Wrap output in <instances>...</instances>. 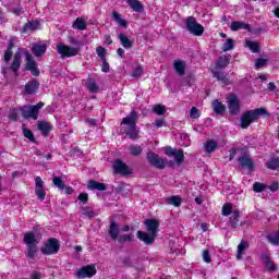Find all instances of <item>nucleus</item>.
<instances>
[{"label": "nucleus", "instance_id": "5", "mask_svg": "<svg viewBox=\"0 0 279 279\" xmlns=\"http://www.w3.org/2000/svg\"><path fill=\"white\" fill-rule=\"evenodd\" d=\"M45 108V102L39 101L37 105H27L20 108L23 119H32L33 121H38V116L40 110Z\"/></svg>", "mask_w": 279, "mask_h": 279}, {"label": "nucleus", "instance_id": "2", "mask_svg": "<svg viewBox=\"0 0 279 279\" xmlns=\"http://www.w3.org/2000/svg\"><path fill=\"white\" fill-rule=\"evenodd\" d=\"M144 226H146L147 232L137 231V239L143 241L145 245H151L154 241H156V236H158V228H160V222L156 219H146L144 221Z\"/></svg>", "mask_w": 279, "mask_h": 279}, {"label": "nucleus", "instance_id": "19", "mask_svg": "<svg viewBox=\"0 0 279 279\" xmlns=\"http://www.w3.org/2000/svg\"><path fill=\"white\" fill-rule=\"evenodd\" d=\"M40 27L38 20L28 21L22 28L21 34H28V32H36Z\"/></svg>", "mask_w": 279, "mask_h": 279}, {"label": "nucleus", "instance_id": "25", "mask_svg": "<svg viewBox=\"0 0 279 279\" xmlns=\"http://www.w3.org/2000/svg\"><path fill=\"white\" fill-rule=\"evenodd\" d=\"M24 243L25 245H37L40 241L36 239V234H34V232H26L24 234Z\"/></svg>", "mask_w": 279, "mask_h": 279}, {"label": "nucleus", "instance_id": "49", "mask_svg": "<svg viewBox=\"0 0 279 279\" xmlns=\"http://www.w3.org/2000/svg\"><path fill=\"white\" fill-rule=\"evenodd\" d=\"M265 189H267V185H265V183L255 182L253 184L254 193H263V191H265Z\"/></svg>", "mask_w": 279, "mask_h": 279}, {"label": "nucleus", "instance_id": "39", "mask_svg": "<svg viewBox=\"0 0 279 279\" xmlns=\"http://www.w3.org/2000/svg\"><path fill=\"white\" fill-rule=\"evenodd\" d=\"M52 184L59 189V191H64L65 184L61 177H53L52 178Z\"/></svg>", "mask_w": 279, "mask_h": 279}, {"label": "nucleus", "instance_id": "26", "mask_svg": "<svg viewBox=\"0 0 279 279\" xmlns=\"http://www.w3.org/2000/svg\"><path fill=\"white\" fill-rule=\"evenodd\" d=\"M38 130L41 132L43 136H49L52 128L51 124L47 121L38 122Z\"/></svg>", "mask_w": 279, "mask_h": 279}, {"label": "nucleus", "instance_id": "32", "mask_svg": "<svg viewBox=\"0 0 279 279\" xmlns=\"http://www.w3.org/2000/svg\"><path fill=\"white\" fill-rule=\"evenodd\" d=\"M73 29H78L80 32H84L86 29V21L83 17H77L72 24Z\"/></svg>", "mask_w": 279, "mask_h": 279}, {"label": "nucleus", "instance_id": "13", "mask_svg": "<svg viewBox=\"0 0 279 279\" xmlns=\"http://www.w3.org/2000/svg\"><path fill=\"white\" fill-rule=\"evenodd\" d=\"M45 182L40 177H36L35 179V194L37 195L40 202H45V197H47V192H45Z\"/></svg>", "mask_w": 279, "mask_h": 279}, {"label": "nucleus", "instance_id": "10", "mask_svg": "<svg viewBox=\"0 0 279 279\" xmlns=\"http://www.w3.org/2000/svg\"><path fill=\"white\" fill-rule=\"evenodd\" d=\"M166 156H172L174 158V162L180 167L182 162H184V150L172 148L171 146L166 147L165 151Z\"/></svg>", "mask_w": 279, "mask_h": 279}, {"label": "nucleus", "instance_id": "48", "mask_svg": "<svg viewBox=\"0 0 279 279\" xmlns=\"http://www.w3.org/2000/svg\"><path fill=\"white\" fill-rule=\"evenodd\" d=\"M19 112H21V109H16V108L10 109L9 119L11 121H19Z\"/></svg>", "mask_w": 279, "mask_h": 279}, {"label": "nucleus", "instance_id": "58", "mask_svg": "<svg viewBox=\"0 0 279 279\" xmlns=\"http://www.w3.org/2000/svg\"><path fill=\"white\" fill-rule=\"evenodd\" d=\"M203 260H205V263H213V259L210 258V252L208 250L203 252Z\"/></svg>", "mask_w": 279, "mask_h": 279}, {"label": "nucleus", "instance_id": "17", "mask_svg": "<svg viewBox=\"0 0 279 279\" xmlns=\"http://www.w3.org/2000/svg\"><path fill=\"white\" fill-rule=\"evenodd\" d=\"M262 263L266 267L267 271H278V266L274 263V259L267 254L262 255Z\"/></svg>", "mask_w": 279, "mask_h": 279}, {"label": "nucleus", "instance_id": "22", "mask_svg": "<svg viewBox=\"0 0 279 279\" xmlns=\"http://www.w3.org/2000/svg\"><path fill=\"white\" fill-rule=\"evenodd\" d=\"M40 87V83L37 80H32L25 85L26 95H34Z\"/></svg>", "mask_w": 279, "mask_h": 279}, {"label": "nucleus", "instance_id": "62", "mask_svg": "<svg viewBox=\"0 0 279 279\" xmlns=\"http://www.w3.org/2000/svg\"><path fill=\"white\" fill-rule=\"evenodd\" d=\"M12 12L15 14V16H21V14H23L25 11H23V8L16 7L12 9Z\"/></svg>", "mask_w": 279, "mask_h": 279}, {"label": "nucleus", "instance_id": "18", "mask_svg": "<svg viewBox=\"0 0 279 279\" xmlns=\"http://www.w3.org/2000/svg\"><path fill=\"white\" fill-rule=\"evenodd\" d=\"M108 234L112 241H117L119 239V234H121V228H119L117 221L112 220L110 222Z\"/></svg>", "mask_w": 279, "mask_h": 279}, {"label": "nucleus", "instance_id": "44", "mask_svg": "<svg viewBox=\"0 0 279 279\" xmlns=\"http://www.w3.org/2000/svg\"><path fill=\"white\" fill-rule=\"evenodd\" d=\"M234 49V39L229 38L222 46V51H232Z\"/></svg>", "mask_w": 279, "mask_h": 279}, {"label": "nucleus", "instance_id": "31", "mask_svg": "<svg viewBox=\"0 0 279 279\" xmlns=\"http://www.w3.org/2000/svg\"><path fill=\"white\" fill-rule=\"evenodd\" d=\"M36 254H38V246L37 245H27L25 255L27 258L34 260L36 258Z\"/></svg>", "mask_w": 279, "mask_h": 279}, {"label": "nucleus", "instance_id": "59", "mask_svg": "<svg viewBox=\"0 0 279 279\" xmlns=\"http://www.w3.org/2000/svg\"><path fill=\"white\" fill-rule=\"evenodd\" d=\"M101 71H102V73H109L110 72V64H108V61L106 59H102Z\"/></svg>", "mask_w": 279, "mask_h": 279}, {"label": "nucleus", "instance_id": "27", "mask_svg": "<svg viewBox=\"0 0 279 279\" xmlns=\"http://www.w3.org/2000/svg\"><path fill=\"white\" fill-rule=\"evenodd\" d=\"M240 217H241V213H239V210H233L232 211V214H231V216H230V226H231V228H233V229H236V228H239V219H240Z\"/></svg>", "mask_w": 279, "mask_h": 279}, {"label": "nucleus", "instance_id": "21", "mask_svg": "<svg viewBox=\"0 0 279 279\" xmlns=\"http://www.w3.org/2000/svg\"><path fill=\"white\" fill-rule=\"evenodd\" d=\"M87 189L89 191H108V185L105 183H99L95 180H90L87 183Z\"/></svg>", "mask_w": 279, "mask_h": 279}, {"label": "nucleus", "instance_id": "61", "mask_svg": "<svg viewBox=\"0 0 279 279\" xmlns=\"http://www.w3.org/2000/svg\"><path fill=\"white\" fill-rule=\"evenodd\" d=\"M78 199H80V202H83L84 204H87L88 203V194L87 193H81L78 195Z\"/></svg>", "mask_w": 279, "mask_h": 279}, {"label": "nucleus", "instance_id": "14", "mask_svg": "<svg viewBox=\"0 0 279 279\" xmlns=\"http://www.w3.org/2000/svg\"><path fill=\"white\" fill-rule=\"evenodd\" d=\"M97 274V268L95 265H87L80 268L76 272L77 278H93Z\"/></svg>", "mask_w": 279, "mask_h": 279}, {"label": "nucleus", "instance_id": "60", "mask_svg": "<svg viewBox=\"0 0 279 279\" xmlns=\"http://www.w3.org/2000/svg\"><path fill=\"white\" fill-rule=\"evenodd\" d=\"M141 75H143V66H137L133 73H132V77H141Z\"/></svg>", "mask_w": 279, "mask_h": 279}, {"label": "nucleus", "instance_id": "53", "mask_svg": "<svg viewBox=\"0 0 279 279\" xmlns=\"http://www.w3.org/2000/svg\"><path fill=\"white\" fill-rule=\"evenodd\" d=\"M13 51L12 50H5L4 51V56H3V62L4 64H10V60H12V56H13Z\"/></svg>", "mask_w": 279, "mask_h": 279}, {"label": "nucleus", "instance_id": "51", "mask_svg": "<svg viewBox=\"0 0 279 279\" xmlns=\"http://www.w3.org/2000/svg\"><path fill=\"white\" fill-rule=\"evenodd\" d=\"M87 88L89 89V93H99V86H97V83L94 81L87 83Z\"/></svg>", "mask_w": 279, "mask_h": 279}, {"label": "nucleus", "instance_id": "42", "mask_svg": "<svg viewBox=\"0 0 279 279\" xmlns=\"http://www.w3.org/2000/svg\"><path fill=\"white\" fill-rule=\"evenodd\" d=\"M267 241L271 243V245H279V233H270L266 236Z\"/></svg>", "mask_w": 279, "mask_h": 279}, {"label": "nucleus", "instance_id": "24", "mask_svg": "<svg viewBox=\"0 0 279 279\" xmlns=\"http://www.w3.org/2000/svg\"><path fill=\"white\" fill-rule=\"evenodd\" d=\"M173 66L178 75L182 76L186 73V62L181 60H175L173 63Z\"/></svg>", "mask_w": 279, "mask_h": 279}, {"label": "nucleus", "instance_id": "50", "mask_svg": "<svg viewBox=\"0 0 279 279\" xmlns=\"http://www.w3.org/2000/svg\"><path fill=\"white\" fill-rule=\"evenodd\" d=\"M153 112L158 116L165 114L167 112V109L162 105H155L153 108Z\"/></svg>", "mask_w": 279, "mask_h": 279}, {"label": "nucleus", "instance_id": "64", "mask_svg": "<svg viewBox=\"0 0 279 279\" xmlns=\"http://www.w3.org/2000/svg\"><path fill=\"white\" fill-rule=\"evenodd\" d=\"M157 128H162L165 125V119H159L155 121Z\"/></svg>", "mask_w": 279, "mask_h": 279}, {"label": "nucleus", "instance_id": "11", "mask_svg": "<svg viewBox=\"0 0 279 279\" xmlns=\"http://www.w3.org/2000/svg\"><path fill=\"white\" fill-rule=\"evenodd\" d=\"M113 171L114 173H119L120 175H132L133 173L130 166L123 162L121 159H117L113 162Z\"/></svg>", "mask_w": 279, "mask_h": 279}, {"label": "nucleus", "instance_id": "35", "mask_svg": "<svg viewBox=\"0 0 279 279\" xmlns=\"http://www.w3.org/2000/svg\"><path fill=\"white\" fill-rule=\"evenodd\" d=\"M117 241L118 243H121V245H123L124 243H132L134 241V234L130 233L118 235Z\"/></svg>", "mask_w": 279, "mask_h": 279}, {"label": "nucleus", "instance_id": "34", "mask_svg": "<svg viewBox=\"0 0 279 279\" xmlns=\"http://www.w3.org/2000/svg\"><path fill=\"white\" fill-rule=\"evenodd\" d=\"M118 38L124 49H132V40H130V38H128L125 34H119Z\"/></svg>", "mask_w": 279, "mask_h": 279}, {"label": "nucleus", "instance_id": "37", "mask_svg": "<svg viewBox=\"0 0 279 279\" xmlns=\"http://www.w3.org/2000/svg\"><path fill=\"white\" fill-rule=\"evenodd\" d=\"M166 203L178 208L182 206V198L180 196H171L166 199Z\"/></svg>", "mask_w": 279, "mask_h": 279}, {"label": "nucleus", "instance_id": "16", "mask_svg": "<svg viewBox=\"0 0 279 279\" xmlns=\"http://www.w3.org/2000/svg\"><path fill=\"white\" fill-rule=\"evenodd\" d=\"M31 50L33 56H35L36 58H40L41 56H45V53H47V44L35 43L32 45Z\"/></svg>", "mask_w": 279, "mask_h": 279}, {"label": "nucleus", "instance_id": "47", "mask_svg": "<svg viewBox=\"0 0 279 279\" xmlns=\"http://www.w3.org/2000/svg\"><path fill=\"white\" fill-rule=\"evenodd\" d=\"M23 134L25 138H27L31 143H36V137L34 136V133L29 129H23Z\"/></svg>", "mask_w": 279, "mask_h": 279}, {"label": "nucleus", "instance_id": "1", "mask_svg": "<svg viewBox=\"0 0 279 279\" xmlns=\"http://www.w3.org/2000/svg\"><path fill=\"white\" fill-rule=\"evenodd\" d=\"M23 56H25V60H26V64H25L26 71H29L32 75H34V77H38V75H40V70H38L36 60L32 58V54L29 53V51L23 48H19L14 53L12 63L9 66L10 71H12V73H14L15 75H19V70L21 69V62L23 60Z\"/></svg>", "mask_w": 279, "mask_h": 279}, {"label": "nucleus", "instance_id": "63", "mask_svg": "<svg viewBox=\"0 0 279 279\" xmlns=\"http://www.w3.org/2000/svg\"><path fill=\"white\" fill-rule=\"evenodd\" d=\"M122 263L125 267H132V259L130 257H124Z\"/></svg>", "mask_w": 279, "mask_h": 279}, {"label": "nucleus", "instance_id": "38", "mask_svg": "<svg viewBox=\"0 0 279 279\" xmlns=\"http://www.w3.org/2000/svg\"><path fill=\"white\" fill-rule=\"evenodd\" d=\"M267 168L271 169L272 171H276V169L279 168V159L278 157H272L267 161Z\"/></svg>", "mask_w": 279, "mask_h": 279}, {"label": "nucleus", "instance_id": "9", "mask_svg": "<svg viewBox=\"0 0 279 279\" xmlns=\"http://www.w3.org/2000/svg\"><path fill=\"white\" fill-rule=\"evenodd\" d=\"M147 160L149 165L156 169H165L167 167V161H165V159L154 151H149L147 154Z\"/></svg>", "mask_w": 279, "mask_h": 279}, {"label": "nucleus", "instance_id": "7", "mask_svg": "<svg viewBox=\"0 0 279 279\" xmlns=\"http://www.w3.org/2000/svg\"><path fill=\"white\" fill-rule=\"evenodd\" d=\"M185 27L189 33L193 36H203L204 35V27L202 24L197 23V20L193 16H189L185 22Z\"/></svg>", "mask_w": 279, "mask_h": 279}, {"label": "nucleus", "instance_id": "52", "mask_svg": "<svg viewBox=\"0 0 279 279\" xmlns=\"http://www.w3.org/2000/svg\"><path fill=\"white\" fill-rule=\"evenodd\" d=\"M232 213H234V210H232V206H230L229 204H225L222 207L223 217H229V215H232Z\"/></svg>", "mask_w": 279, "mask_h": 279}, {"label": "nucleus", "instance_id": "57", "mask_svg": "<svg viewBox=\"0 0 279 279\" xmlns=\"http://www.w3.org/2000/svg\"><path fill=\"white\" fill-rule=\"evenodd\" d=\"M267 65V60L266 59H257L255 62V66L257 69H263V66Z\"/></svg>", "mask_w": 279, "mask_h": 279}, {"label": "nucleus", "instance_id": "3", "mask_svg": "<svg viewBox=\"0 0 279 279\" xmlns=\"http://www.w3.org/2000/svg\"><path fill=\"white\" fill-rule=\"evenodd\" d=\"M264 114H267V109L265 108L248 110L241 116L240 126L242 128V130H247L251 123H254V121H258V119H260V117H263Z\"/></svg>", "mask_w": 279, "mask_h": 279}, {"label": "nucleus", "instance_id": "12", "mask_svg": "<svg viewBox=\"0 0 279 279\" xmlns=\"http://www.w3.org/2000/svg\"><path fill=\"white\" fill-rule=\"evenodd\" d=\"M238 162L242 169L254 171V160L251 159L250 154L243 153L239 158Z\"/></svg>", "mask_w": 279, "mask_h": 279}, {"label": "nucleus", "instance_id": "45", "mask_svg": "<svg viewBox=\"0 0 279 279\" xmlns=\"http://www.w3.org/2000/svg\"><path fill=\"white\" fill-rule=\"evenodd\" d=\"M246 47H248V49L251 51H253V53H259L260 52V46H258V44L255 43V41H247Z\"/></svg>", "mask_w": 279, "mask_h": 279}, {"label": "nucleus", "instance_id": "55", "mask_svg": "<svg viewBox=\"0 0 279 279\" xmlns=\"http://www.w3.org/2000/svg\"><path fill=\"white\" fill-rule=\"evenodd\" d=\"M96 52L100 60H106V48L99 46L96 48Z\"/></svg>", "mask_w": 279, "mask_h": 279}, {"label": "nucleus", "instance_id": "15", "mask_svg": "<svg viewBox=\"0 0 279 279\" xmlns=\"http://www.w3.org/2000/svg\"><path fill=\"white\" fill-rule=\"evenodd\" d=\"M138 122V112L131 111L130 114L122 119L121 125H129V128H135Z\"/></svg>", "mask_w": 279, "mask_h": 279}, {"label": "nucleus", "instance_id": "54", "mask_svg": "<svg viewBox=\"0 0 279 279\" xmlns=\"http://www.w3.org/2000/svg\"><path fill=\"white\" fill-rule=\"evenodd\" d=\"M13 51L12 50H5L4 51V56H3V62L4 64H10V60H12V56H13Z\"/></svg>", "mask_w": 279, "mask_h": 279}, {"label": "nucleus", "instance_id": "46", "mask_svg": "<svg viewBox=\"0 0 279 279\" xmlns=\"http://www.w3.org/2000/svg\"><path fill=\"white\" fill-rule=\"evenodd\" d=\"M81 210L84 217H87L88 219H93V217H95V211L90 207H81Z\"/></svg>", "mask_w": 279, "mask_h": 279}, {"label": "nucleus", "instance_id": "20", "mask_svg": "<svg viewBox=\"0 0 279 279\" xmlns=\"http://www.w3.org/2000/svg\"><path fill=\"white\" fill-rule=\"evenodd\" d=\"M213 76L216 77V80L218 82H222V84H226L228 86V84H230V80L228 78V76L226 75V72L223 71H219L218 69H213L211 70Z\"/></svg>", "mask_w": 279, "mask_h": 279}, {"label": "nucleus", "instance_id": "6", "mask_svg": "<svg viewBox=\"0 0 279 279\" xmlns=\"http://www.w3.org/2000/svg\"><path fill=\"white\" fill-rule=\"evenodd\" d=\"M41 254L44 256H53L60 252V241L56 238L48 239L40 247Z\"/></svg>", "mask_w": 279, "mask_h": 279}, {"label": "nucleus", "instance_id": "43", "mask_svg": "<svg viewBox=\"0 0 279 279\" xmlns=\"http://www.w3.org/2000/svg\"><path fill=\"white\" fill-rule=\"evenodd\" d=\"M129 151L131 156H141V154H143V147L138 145H132L129 147Z\"/></svg>", "mask_w": 279, "mask_h": 279}, {"label": "nucleus", "instance_id": "8", "mask_svg": "<svg viewBox=\"0 0 279 279\" xmlns=\"http://www.w3.org/2000/svg\"><path fill=\"white\" fill-rule=\"evenodd\" d=\"M227 104L229 108V114H231L232 117H236V114L241 112V101L239 100V97H236V95H229Z\"/></svg>", "mask_w": 279, "mask_h": 279}, {"label": "nucleus", "instance_id": "28", "mask_svg": "<svg viewBox=\"0 0 279 279\" xmlns=\"http://www.w3.org/2000/svg\"><path fill=\"white\" fill-rule=\"evenodd\" d=\"M213 110L216 114H223L226 112V105H222L219 99L214 100Z\"/></svg>", "mask_w": 279, "mask_h": 279}, {"label": "nucleus", "instance_id": "36", "mask_svg": "<svg viewBox=\"0 0 279 279\" xmlns=\"http://www.w3.org/2000/svg\"><path fill=\"white\" fill-rule=\"evenodd\" d=\"M130 8L134 10V12H143V3L138 0H126Z\"/></svg>", "mask_w": 279, "mask_h": 279}, {"label": "nucleus", "instance_id": "4", "mask_svg": "<svg viewBox=\"0 0 279 279\" xmlns=\"http://www.w3.org/2000/svg\"><path fill=\"white\" fill-rule=\"evenodd\" d=\"M70 45H74V47L66 46L62 43L57 45V51L61 54V58H73L80 53V49L82 48V44L74 37L70 38Z\"/></svg>", "mask_w": 279, "mask_h": 279}, {"label": "nucleus", "instance_id": "56", "mask_svg": "<svg viewBox=\"0 0 279 279\" xmlns=\"http://www.w3.org/2000/svg\"><path fill=\"white\" fill-rule=\"evenodd\" d=\"M191 119H199V109L197 107H193L190 111Z\"/></svg>", "mask_w": 279, "mask_h": 279}, {"label": "nucleus", "instance_id": "33", "mask_svg": "<svg viewBox=\"0 0 279 279\" xmlns=\"http://www.w3.org/2000/svg\"><path fill=\"white\" fill-rule=\"evenodd\" d=\"M228 64H230V59H228L226 56H221L220 58H218L216 66L214 69H226Z\"/></svg>", "mask_w": 279, "mask_h": 279}, {"label": "nucleus", "instance_id": "40", "mask_svg": "<svg viewBox=\"0 0 279 279\" xmlns=\"http://www.w3.org/2000/svg\"><path fill=\"white\" fill-rule=\"evenodd\" d=\"M112 19H113L114 21H117L118 24H119L121 27H128V22H125V20L121 19V14H119V12L113 11V12H112Z\"/></svg>", "mask_w": 279, "mask_h": 279}, {"label": "nucleus", "instance_id": "29", "mask_svg": "<svg viewBox=\"0 0 279 279\" xmlns=\"http://www.w3.org/2000/svg\"><path fill=\"white\" fill-rule=\"evenodd\" d=\"M250 247V243L245 241H241V243L238 245V253H236V259L241 260L243 258V254H245V250Z\"/></svg>", "mask_w": 279, "mask_h": 279}, {"label": "nucleus", "instance_id": "23", "mask_svg": "<svg viewBox=\"0 0 279 279\" xmlns=\"http://www.w3.org/2000/svg\"><path fill=\"white\" fill-rule=\"evenodd\" d=\"M231 32H239V29H247V32H252L250 24L241 21H235L231 23L230 26Z\"/></svg>", "mask_w": 279, "mask_h": 279}, {"label": "nucleus", "instance_id": "30", "mask_svg": "<svg viewBox=\"0 0 279 279\" xmlns=\"http://www.w3.org/2000/svg\"><path fill=\"white\" fill-rule=\"evenodd\" d=\"M140 132L141 131L135 125V126H129V129L126 130L125 134H126V136H129L131 138V141H136V138H138Z\"/></svg>", "mask_w": 279, "mask_h": 279}, {"label": "nucleus", "instance_id": "41", "mask_svg": "<svg viewBox=\"0 0 279 279\" xmlns=\"http://www.w3.org/2000/svg\"><path fill=\"white\" fill-rule=\"evenodd\" d=\"M215 149H217V142L210 140L205 144V151L207 154H213V151H215Z\"/></svg>", "mask_w": 279, "mask_h": 279}]
</instances>
